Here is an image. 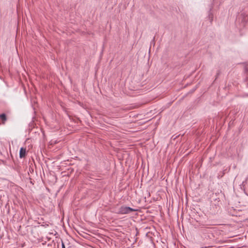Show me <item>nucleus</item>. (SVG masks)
Wrapping results in <instances>:
<instances>
[{
  "instance_id": "obj_1",
  "label": "nucleus",
  "mask_w": 248,
  "mask_h": 248,
  "mask_svg": "<svg viewBox=\"0 0 248 248\" xmlns=\"http://www.w3.org/2000/svg\"><path fill=\"white\" fill-rule=\"evenodd\" d=\"M136 211H137V210L134 209L132 208L123 205L119 208L117 213L121 215L128 214Z\"/></svg>"
},
{
  "instance_id": "obj_7",
  "label": "nucleus",
  "mask_w": 248,
  "mask_h": 248,
  "mask_svg": "<svg viewBox=\"0 0 248 248\" xmlns=\"http://www.w3.org/2000/svg\"><path fill=\"white\" fill-rule=\"evenodd\" d=\"M62 248H64V246L63 244H62Z\"/></svg>"
},
{
  "instance_id": "obj_2",
  "label": "nucleus",
  "mask_w": 248,
  "mask_h": 248,
  "mask_svg": "<svg viewBox=\"0 0 248 248\" xmlns=\"http://www.w3.org/2000/svg\"><path fill=\"white\" fill-rule=\"evenodd\" d=\"M26 149L23 147H21L19 150V157L20 158L25 157V156H26Z\"/></svg>"
},
{
  "instance_id": "obj_4",
  "label": "nucleus",
  "mask_w": 248,
  "mask_h": 248,
  "mask_svg": "<svg viewBox=\"0 0 248 248\" xmlns=\"http://www.w3.org/2000/svg\"><path fill=\"white\" fill-rule=\"evenodd\" d=\"M208 17L210 20V22H212L213 18V15L211 13H210L208 15Z\"/></svg>"
},
{
  "instance_id": "obj_3",
  "label": "nucleus",
  "mask_w": 248,
  "mask_h": 248,
  "mask_svg": "<svg viewBox=\"0 0 248 248\" xmlns=\"http://www.w3.org/2000/svg\"><path fill=\"white\" fill-rule=\"evenodd\" d=\"M0 119L3 121H5L6 120V116L5 114H4V113L0 114Z\"/></svg>"
},
{
  "instance_id": "obj_5",
  "label": "nucleus",
  "mask_w": 248,
  "mask_h": 248,
  "mask_svg": "<svg viewBox=\"0 0 248 248\" xmlns=\"http://www.w3.org/2000/svg\"><path fill=\"white\" fill-rule=\"evenodd\" d=\"M248 177H247V178H246L245 180V181H244L242 182V185H244L247 183V180H248Z\"/></svg>"
},
{
  "instance_id": "obj_6",
  "label": "nucleus",
  "mask_w": 248,
  "mask_h": 248,
  "mask_svg": "<svg viewBox=\"0 0 248 248\" xmlns=\"http://www.w3.org/2000/svg\"><path fill=\"white\" fill-rule=\"evenodd\" d=\"M154 42V39H153V40L151 42V43H153Z\"/></svg>"
}]
</instances>
